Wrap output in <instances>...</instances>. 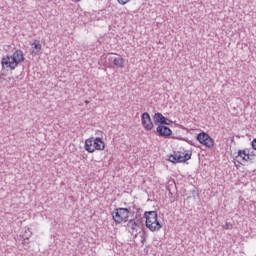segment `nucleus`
Here are the masks:
<instances>
[{"instance_id": "1", "label": "nucleus", "mask_w": 256, "mask_h": 256, "mask_svg": "<svg viewBox=\"0 0 256 256\" xmlns=\"http://www.w3.org/2000/svg\"><path fill=\"white\" fill-rule=\"evenodd\" d=\"M25 61V56L23 55V51L16 50L12 56H5L1 60V65L3 69L7 71H14L17 69L19 63H23Z\"/></svg>"}, {"instance_id": "2", "label": "nucleus", "mask_w": 256, "mask_h": 256, "mask_svg": "<svg viewBox=\"0 0 256 256\" xmlns=\"http://www.w3.org/2000/svg\"><path fill=\"white\" fill-rule=\"evenodd\" d=\"M144 216L146 219V227L149 229V231H161L163 225H161V222H159L156 211L145 212Z\"/></svg>"}, {"instance_id": "3", "label": "nucleus", "mask_w": 256, "mask_h": 256, "mask_svg": "<svg viewBox=\"0 0 256 256\" xmlns=\"http://www.w3.org/2000/svg\"><path fill=\"white\" fill-rule=\"evenodd\" d=\"M84 149L88 153H95V151H103V149H105V142L101 137H91L85 140Z\"/></svg>"}, {"instance_id": "4", "label": "nucleus", "mask_w": 256, "mask_h": 256, "mask_svg": "<svg viewBox=\"0 0 256 256\" xmlns=\"http://www.w3.org/2000/svg\"><path fill=\"white\" fill-rule=\"evenodd\" d=\"M129 213H131L129 208H116L112 213L113 221L116 223V225L127 223V219H129Z\"/></svg>"}, {"instance_id": "5", "label": "nucleus", "mask_w": 256, "mask_h": 256, "mask_svg": "<svg viewBox=\"0 0 256 256\" xmlns=\"http://www.w3.org/2000/svg\"><path fill=\"white\" fill-rule=\"evenodd\" d=\"M189 159H191V153L187 152H174L169 156L171 163H185V161H189Z\"/></svg>"}, {"instance_id": "6", "label": "nucleus", "mask_w": 256, "mask_h": 256, "mask_svg": "<svg viewBox=\"0 0 256 256\" xmlns=\"http://www.w3.org/2000/svg\"><path fill=\"white\" fill-rule=\"evenodd\" d=\"M197 141H199L201 145H204V147L208 148H211L213 147V145H215V141L213 140V138H211V136H209V134L205 132H201L197 135Z\"/></svg>"}, {"instance_id": "7", "label": "nucleus", "mask_w": 256, "mask_h": 256, "mask_svg": "<svg viewBox=\"0 0 256 256\" xmlns=\"http://www.w3.org/2000/svg\"><path fill=\"white\" fill-rule=\"evenodd\" d=\"M142 121V127L145 129V131H151L154 127L153 121L151 120V116L144 112L141 116Z\"/></svg>"}, {"instance_id": "8", "label": "nucleus", "mask_w": 256, "mask_h": 256, "mask_svg": "<svg viewBox=\"0 0 256 256\" xmlns=\"http://www.w3.org/2000/svg\"><path fill=\"white\" fill-rule=\"evenodd\" d=\"M140 227H141V221L137 219H131L127 223V229H128V232L131 233V235H137V232L139 231Z\"/></svg>"}, {"instance_id": "9", "label": "nucleus", "mask_w": 256, "mask_h": 256, "mask_svg": "<svg viewBox=\"0 0 256 256\" xmlns=\"http://www.w3.org/2000/svg\"><path fill=\"white\" fill-rule=\"evenodd\" d=\"M156 131H157L158 135H160L161 137H169L173 133V131H171V128L164 126V125H159L156 128Z\"/></svg>"}, {"instance_id": "10", "label": "nucleus", "mask_w": 256, "mask_h": 256, "mask_svg": "<svg viewBox=\"0 0 256 256\" xmlns=\"http://www.w3.org/2000/svg\"><path fill=\"white\" fill-rule=\"evenodd\" d=\"M41 41L34 40L33 43H31V49L33 55H39L41 53Z\"/></svg>"}, {"instance_id": "11", "label": "nucleus", "mask_w": 256, "mask_h": 256, "mask_svg": "<svg viewBox=\"0 0 256 256\" xmlns=\"http://www.w3.org/2000/svg\"><path fill=\"white\" fill-rule=\"evenodd\" d=\"M236 159H239V161H249V151L239 150Z\"/></svg>"}, {"instance_id": "12", "label": "nucleus", "mask_w": 256, "mask_h": 256, "mask_svg": "<svg viewBox=\"0 0 256 256\" xmlns=\"http://www.w3.org/2000/svg\"><path fill=\"white\" fill-rule=\"evenodd\" d=\"M154 123H160L161 125H163V123H167V118L159 112L155 113L154 114Z\"/></svg>"}, {"instance_id": "13", "label": "nucleus", "mask_w": 256, "mask_h": 256, "mask_svg": "<svg viewBox=\"0 0 256 256\" xmlns=\"http://www.w3.org/2000/svg\"><path fill=\"white\" fill-rule=\"evenodd\" d=\"M113 65H115V67L123 69V67H125V59H123L122 57L114 58Z\"/></svg>"}, {"instance_id": "14", "label": "nucleus", "mask_w": 256, "mask_h": 256, "mask_svg": "<svg viewBox=\"0 0 256 256\" xmlns=\"http://www.w3.org/2000/svg\"><path fill=\"white\" fill-rule=\"evenodd\" d=\"M222 227H223V229H226V230L233 229V225H231L228 222H226Z\"/></svg>"}, {"instance_id": "15", "label": "nucleus", "mask_w": 256, "mask_h": 256, "mask_svg": "<svg viewBox=\"0 0 256 256\" xmlns=\"http://www.w3.org/2000/svg\"><path fill=\"white\" fill-rule=\"evenodd\" d=\"M120 5H127L131 0H117Z\"/></svg>"}, {"instance_id": "16", "label": "nucleus", "mask_w": 256, "mask_h": 256, "mask_svg": "<svg viewBox=\"0 0 256 256\" xmlns=\"http://www.w3.org/2000/svg\"><path fill=\"white\" fill-rule=\"evenodd\" d=\"M23 245H29V237L23 239Z\"/></svg>"}, {"instance_id": "17", "label": "nucleus", "mask_w": 256, "mask_h": 256, "mask_svg": "<svg viewBox=\"0 0 256 256\" xmlns=\"http://www.w3.org/2000/svg\"><path fill=\"white\" fill-rule=\"evenodd\" d=\"M251 145H252V149H255L256 151V138L252 141Z\"/></svg>"}, {"instance_id": "18", "label": "nucleus", "mask_w": 256, "mask_h": 256, "mask_svg": "<svg viewBox=\"0 0 256 256\" xmlns=\"http://www.w3.org/2000/svg\"><path fill=\"white\" fill-rule=\"evenodd\" d=\"M162 125H171V120L167 118L166 123H162Z\"/></svg>"}, {"instance_id": "19", "label": "nucleus", "mask_w": 256, "mask_h": 256, "mask_svg": "<svg viewBox=\"0 0 256 256\" xmlns=\"http://www.w3.org/2000/svg\"><path fill=\"white\" fill-rule=\"evenodd\" d=\"M85 103H86V105H89V101L88 100H85Z\"/></svg>"}, {"instance_id": "20", "label": "nucleus", "mask_w": 256, "mask_h": 256, "mask_svg": "<svg viewBox=\"0 0 256 256\" xmlns=\"http://www.w3.org/2000/svg\"><path fill=\"white\" fill-rule=\"evenodd\" d=\"M188 143H189L190 145H193V141H188Z\"/></svg>"}]
</instances>
